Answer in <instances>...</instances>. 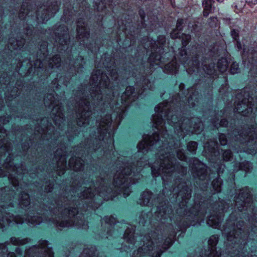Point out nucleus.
Instances as JSON below:
<instances>
[{
    "label": "nucleus",
    "instance_id": "obj_36",
    "mask_svg": "<svg viewBox=\"0 0 257 257\" xmlns=\"http://www.w3.org/2000/svg\"><path fill=\"white\" fill-rule=\"evenodd\" d=\"M30 203L29 196L27 193L23 192L19 199V204L21 206L26 207Z\"/></svg>",
    "mask_w": 257,
    "mask_h": 257
},
{
    "label": "nucleus",
    "instance_id": "obj_3",
    "mask_svg": "<svg viewBox=\"0 0 257 257\" xmlns=\"http://www.w3.org/2000/svg\"><path fill=\"white\" fill-rule=\"evenodd\" d=\"M174 152L168 147H166V150L161 149L158 153L157 161L151 166L153 177L155 178L161 175L164 185L165 178L170 176L175 170L182 174L186 172V168L176 164L174 154H171Z\"/></svg>",
    "mask_w": 257,
    "mask_h": 257
},
{
    "label": "nucleus",
    "instance_id": "obj_31",
    "mask_svg": "<svg viewBox=\"0 0 257 257\" xmlns=\"http://www.w3.org/2000/svg\"><path fill=\"white\" fill-rule=\"evenodd\" d=\"M30 11L31 5L26 2V0H24L21 6L19 17L21 20H24Z\"/></svg>",
    "mask_w": 257,
    "mask_h": 257
},
{
    "label": "nucleus",
    "instance_id": "obj_21",
    "mask_svg": "<svg viewBox=\"0 0 257 257\" xmlns=\"http://www.w3.org/2000/svg\"><path fill=\"white\" fill-rule=\"evenodd\" d=\"M242 143H250L257 139V128H252L243 130L236 137Z\"/></svg>",
    "mask_w": 257,
    "mask_h": 257
},
{
    "label": "nucleus",
    "instance_id": "obj_5",
    "mask_svg": "<svg viewBox=\"0 0 257 257\" xmlns=\"http://www.w3.org/2000/svg\"><path fill=\"white\" fill-rule=\"evenodd\" d=\"M217 66L218 71L221 72V76H217L214 63H211L209 65H204L203 70L207 75V79L204 82V85L208 90H212L213 88L217 89L219 92L227 88L228 78L223 72L225 71L228 66V63L225 58H221L217 62Z\"/></svg>",
    "mask_w": 257,
    "mask_h": 257
},
{
    "label": "nucleus",
    "instance_id": "obj_51",
    "mask_svg": "<svg viewBox=\"0 0 257 257\" xmlns=\"http://www.w3.org/2000/svg\"><path fill=\"white\" fill-rule=\"evenodd\" d=\"M107 70L109 71L110 76L114 79H116L117 78V70L116 68H112L110 69V67H107Z\"/></svg>",
    "mask_w": 257,
    "mask_h": 257
},
{
    "label": "nucleus",
    "instance_id": "obj_58",
    "mask_svg": "<svg viewBox=\"0 0 257 257\" xmlns=\"http://www.w3.org/2000/svg\"><path fill=\"white\" fill-rule=\"evenodd\" d=\"M219 140L221 145L224 146L227 144L226 136L224 134H221L219 136Z\"/></svg>",
    "mask_w": 257,
    "mask_h": 257
},
{
    "label": "nucleus",
    "instance_id": "obj_39",
    "mask_svg": "<svg viewBox=\"0 0 257 257\" xmlns=\"http://www.w3.org/2000/svg\"><path fill=\"white\" fill-rule=\"evenodd\" d=\"M221 184L222 180L219 177L213 181L212 185L214 190L213 193H218L220 191Z\"/></svg>",
    "mask_w": 257,
    "mask_h": 257
},
{
    "label": "nucleus",
    "instance_id": "obj_24",
    "mask_svg": "<svg viewBox=\"0 0 257 257\" xmlns=\"http://www.w3.org/2000/svg\"><path fill=\"white\" fill-rule=\"evenodd\" d=\"M47 8L44 10L42 16L40 17V20L42 23L47 21L50 17L54 15L59 10V6L56 1L54 2L51 6H46Z\"/></svg>",
    "mask_w": 257,
    "mask_h": 257
},
{
    "label": "nucleus",
    "instance_id": "obj_47",
    "mask_svg": "<svg viewBox=\"0 0 257 257\" xmlns=\"http://www.w3.org/2000/svg\"><path fill=\"white\" fill-rule=\"evenodd\" d=\"M230 72L231 74H234L239 72L238 64L236 62H233L230 66Z\"/></svg>",
    "mask_w": 257,
    "mask_h": 257
},
{
    "label": "nucleus",
    "instance_id": "obj_43",
    "mask_svg": "<svg viewBox=\"0 0 257 257\" xmlns=\"http://www.w3.org/2000/svg\"><path fill=\"white\" fill-rule=\"evenodd\" d=\"M141 86L142 88L145 89L147 87H149V85L150 84V80L147 78L145 75H142L140 79Z\"/></svg>",
    "mask_w": 257,
    "mask_h": 257
},
{
    "label": "nucleus",
    "instance_id": "obj_56",
    "mask_svg": "<svg viewBox=\"0 0 257 257\" xmlns=\"http://www.w3.org/2000/svg\"><path fill=\"white\" fill-rule=\"evenodd\" d=\"M231 36L234 41L239 39L238 32L235 29H232L230 32Z\"/></svg>",
    "mask_w": 257,
    "mask_h": 257
},
{
    "label": "nucleus",
    "instance_id": "obj_52",
    "mask_svg": "<svg viewBox=\"0 0 257 257\" xmlns=\"http://www.w3.org/2000/svg\"><path fill=\"white\" fill-rule=\"evenodd\" d=\"M183 151V149H179L177 150H175V152L177 154V157L180 160L184 161L186 159V156Z\"/></svg>",
    "mask_w": 257,
    "mask_h": 257
},
{
    "label": "nucleus",
    "instance_id": "obj_63",
    "mask_svg": "<svg viewBox=\"0 0 257 257\" xmlns=\"http://www.w3.org/2000/svg\"><path fill=\"white\" fill-rule=\"evenodd\" d=\"M53 185L51 183H49L47 186L45 187V191L46 192H50L52 191V189L53 188Z\"/></svg>",
    "mask_w": 257,
    "mask_h": 257
},
{
    "label": "nucleus",
    "instance_id": "obj_14",
    "mask_svg": "<svg viewBox=\"0 0 257 257\" xmlns=\"http://www.w3.org/2000/svg\"><path fill=\"white\" fill-rule=\"evenodd\" d=\"M89 104L86 99H81L78 104L77 112V122L80 126H85L89 124L91 115Z\"/></svg>",
    "mask_w": 257,
    "mask_h": 257
},
{
    "label": "nucleus",
    "instance_id": "obj_16",
    "mask_svg": "<svg viewBox=\"0 0 257 257\" xmlns=\"http://www.w3.org/2000/svg\"><path fill=\"white\" fill-rule=\"evenodd\" d=\"M235 206L239 211L250 207L252 199L249 189L245 187L240 189L238 196L235 198Z\"/></svg>",
    "mask_w": 257,
    "mask_h": 257
},
{
    "label": "nucleus",
    "instance_id": "obj_9",
    "mask_svg": "<svg viewBox=\"0 0 257 257\" xmlns=\"http://www.w3.org/2000/svg\"><path fill=\"white\" fill-rule=\"evenodd\" d=\"M6 208L5 205H1L0 207V228H3L5 226L9 225L11 222L14 221L17 224H22L24 222L23 218L20 216H13L10 215L9 213H7L4 211ZM25 221L28 224L33 225L39 224L42 222L41 216H31L30 215L28 218L25 220Z\"/></svg>",
    "mask_w": 257,
    "mask_h": 257
},
{
    "label": "nucleus",
    "instance_id": "obj_55",
    "mask_svg": "<svg viewBox=\"0 0 257 257\" xmlns=\"http://www.w3.org/2000/svg\"><path fill=\"white\" fill-rule=\"evenodd\" d=\"M106 224L112 225L115 223V219L112 216H106L103 219Z\"/></svg>",
    "mask_w": 257,
    "mask_h": 257
},
{
    "label": "nucleus",
    "instance_id": "obj_49",
    "mask_svg": "<svg viewBox=\"0 0 257 257\" xmlns=\"http://www.w3.org/2000/svg\"><path fill=\"white\" fill-rule=\"evenodd\" d=\"M5 141L2 140L0 142V148L4 151L9 152L10 150V144L5 143Z\"/></svg>",
    "mask_w": 257,
    "mask_h": 257
},
{
    "label": "nucleus",
    "instance_id": "obj_57",
    "mask_svg": "<svg viewBox=\"0 0 257 257\" xmlns=\"http://www.w3.org/2000/svg\"><path fill=\"white\" fill-rule=\"evenodd\" d=\"M220 254L216 250V248H211L210 252L209 254V257H220Z\"/></svg>",
    "mask_w": 257,
    "mask_h": 257
},
{
    "label": "nucleus",
    "instance_id": "obj_30",
    "mask_svg": "<svg viewBox=\"0 0 257 257\" xmlns=\"http://www.w3.org/2000/svg\"><path fill=\"white\" fill-rule=\"evenodd\" d=\"M255 86H250L249 85L244 87L241 90V95L240 96H257V80H255Z\"/></svg>",
    "mask_w": 257,
    "mask_h": 257
},
{
    "label": "nucleus",
    "instance_id": "obj_64",
    "mask_svg": "<svg viewBox=\"0 0 257 257\" xmlns=\"http://www.w3.org/2000/svg\"><path fill=\"white\" fill-rule=\"evenodd\" d=\"M236 47L238 50H240L242 49V44L239 40V39L235 40Z\"/></svg>",
    "mask_w": 257,
    "mask_h": 257
},
{
    "label": "nucleus",
    "instance_id": "obj_61",
    "mask_svg": "<svg viewBox=\"0 0 257 257\" xmlns=\"http://www.w3.org/2000/svg\"><path fill=\"white\" fill-rule=\"evenodd\" d=\"M214 167L216 168V169L217 170V172L218 174H220V173H223V169L224 166L223 165H217L216 166H215Z\"/></svg>",
    "mask_w": 257,
    "mask_h": 257
},
{
    "label": "nucleus",
    "instance_id": "obj_44",
    "mask_svg": "<svg viewBox=\"0 0 257 257\" xmlns=\"http://www.w3.org/2000/svg\"><path fill=\"white\" fill-rule=\"evenodd\" d=\"M197 146L198 144L197 142L191 141L187 144V149L189 152L194 154H195Z\"/></svg>",
    "mask_w": 257,
    "mask_h": 257
},
{
    "label": "nucleus",
    "instance_id": "obj_41",
    "mask_svg": "<svg viewBox=\"0 0 257 257\" xmlns=\"http://www.w3.org/2000/svg\"><path fill=\"white\" fill-rule=\"evenodd\" d=\"M219 237L217 235H212L209 240V245L211 246V248H216L215 247L218 243Z\"/></svg>",
    "mask_w": 257,
    "mask_h": 257
},
{
    "label": "nucleus",
    "instance_id": "obj_7",
    "mask_svg": "<svg viewBox=\"0 0 257 257\" xmlns=\"http://www.w3.org/2000/svg\"><path fill=\"white\" fill-rule=\"evenodd\" d=\"M139 14L141 18V22L138 24H134L132 22L130 16H125L124 20L121 17L118 21L119 29L121 30L124 33L127 34L133 37H138L140 35L141 31L143 29L147 28V24L145 23V13L143 9H140Z\"/></svg>",
    "mask_w": 257,
    "mask_h": 257
},
{
    "label": "nucleus",
    "instance_id": "obj_1",
    "mask_svg": "<svg viewBox=\"0 0 257 257\" xmlns=\"http://www.w3.org/2000/svg\"><path fill=\"white\" fill-rule=\"evenodd\" d=\"M155 110L156 112L152 116V121L153 126L157 130V132H155L152 136H144L143 140L140 142L137 146L139 153L147 152L150 147L154 145H160L161 144H165L163 141L159 139V134H158L159 132L160 133L163 138L166 139V136H168L167 131L165 130V128L164 127V122L163 117L167 119L170 124L174 126L175 132L179 137H183L187 132L198 134L202 131L203 125L200 122H199L198 124H194L192 130L184 126V124L190 121V120L184 119L183 122H181V120L179 119L174 112L170 111V105L166 102L160 103L155 107ZM160 147L159 146V147Z\"/></svg>",
    "mask_w": 257,
    "mask_h": 257
},
{
    "label": "nucleus",
    "instance_id": "obj_38",
    "mask_svg": "<svg viewBox=\"0 0 257 257\" xmlns=\"http://www.w3.org/2000/svg\"><path fill=\"white\" fill-rule=\"evenodd\" d=\"M95 2V9L98 12H104L107 8L106 0H100L97 4L99 0H94Z\"/></svg>",
    "mask_w": 257,
    "mask_h": 257
},
{
    "label": "nucleus",
    "instance_id": "obj_46",
    "mask_svg": "<svg viewBox=\"0 0 257 257\" xmlns=\"http://www.w3.org/2000/svg\"><path fill=\"white\" fill-rule=\"evenodd\" d=\"M240 169L248 172L252 169V165L249 162H243L240 164Z\"/></svg>",
    "mask_w": 257,
    "mask_h": 257
},
{
    "label": "nucleus",
    "instance_id": "obj_17",
    "mask_svg": "<svg viewBox=\"0 0 257 257\" xmlns=\"http://www.w3.org/2000/svg\"><path fill=\"white\" fill-rule=\"evenodd\" d=\"M9 159L7 158L5 164V167L7 169L9 173V179L15 188L18 187L19 185V179L21 177L20 174L22 173V166L16 167L13 166V163L10 162H8Z\"/></svg>",
    "mask_w": 257,
    "mask_h": 257
},
{
    "label": "nucleus",
    "instance_id": "obj_25",
    "mask_svg": "<svg viewBox=\"0 0 257 257\" xmlns=\"http://www.w3.org/2000/svg\"><path fill=\"white\" fill-rule=\"evenodd\" d=\"M76 23V31L79 36L88 39L90 35V32L84 26V19L82 18H79L77 19Z\"/></svg>",
    "mask_w": 257,
    "mask_h": 257
},
{
    "label": "nucleus",
    "instance_id": "obj_53",
    "mask_svg": "<svg viewBox=\"0 0 257 257\" xmlns=\"http://www.w3.org/2000/svg\"><path fill=\"white\" fill-rule=\"evenodd\" d=\"M51 61L55 64V65H60L61 63V57L60 56L59 54H55L51 59Z\"/></svg>",
    "mask_w": 257,
    "mask_h": 257
},
{
    "label": "nucleus",
    "instance_id": "obj_22",
    "mask_svg": "<svg viewBox=\"0 0 257 257\" xmlns=\"http://www.w3.org/2000/svg\"><path fill=\"white\" fill-rule=\"evenodd\" d=\"M54 157L57 163L58 174L61 175L64 174V171L66 167L65 153L62 149H58L55 153Z\"/></svg>",
    "mask_w": 257,
    "mask_h": 257
},
{
    "label": "nucleus",
    "instance_id": "obj_15",
    "mask_svg": "<svg viewBox=\"0 0 257 257\" xmlns=\"http://www.w3.org/2000/svg\"><path fill=\"white\" fill-rule=\"evenodd\" d=\"M241 56L243 59L244 63H246V59L248 60V63L253 64L252 68H250L248 74L249 75L255 79L257 78V52L253 49H247L246 47H244Z\"/></svg>",
    "mask_w": 257,
    "mask_h": 257
},
{
    "label": "nucleus",
    "instance_id": "obj_33",
    "mask_svg": "<svg viewBox=\"0 0 257 257\" xmlns=\"http://www.w3.org/2000/svg\"><path fill=\"white\" fill-rule=\"evenodd\" d=\"M165 69L169 74H176L179 71V65L176 61H172L165 65Z\"/></svg>",
    "mask_w": 257,
    "mask_h": 257
},
{
    "label": "nucleus",
    "instance_id": "obj_23",
    "mask_svg": "<svg viewBox=\"0 0 257 257\" xmlns=\"http://www.w3.org/2000/svg\"><path fill=\"white\" fill-rule=\"evenodd\" d=\"M52 113L54 115L53 119L55 125L58 127H62V124L63 123L64 118L61 105L57 104L53 106Z\"/></svg>",
    "mask_w": 257,
    "mask_h": 257
},
{
    "label": "nucleus",
    "instance_id": "obj_32",
    "mask_svg": "<svg viewBox=\"0 0 257 257\" xmlns=\"http://www.w3.org/2000/svg\"><path fill=\"white\" fill-rule=\"evenodd\" d=\"M217 147V143L212 140L207 142L204 145L205 150L208 151V152H210L212 156L213 155L214 156H216V155L219 153L216 150Z\"/></svg>",
    "mask_w": 257,
    "mask_h": 257
},
{
    "label": "nucleus",
    "instance_id": "obj_27",
    "mask_svg": "<svg viewBox=\"0 0 257 257\" xmlns=\"http://www.w3.org/2000/svg\"><path fill=\"white\" fill-rule=\"evenodd\" d=\"M158 216L160 219H165L169 216V214L171 212V208L166 202L162 205L158 206Z\"/></svg>",
    "mask_w": 257,
    "mask_h": 257
},
{
    "label": "nucleus",
    "instance_id": "obj_45",
    "mask_svg": "<svg viewBox=\"0 0 257 257\" xmlns=\"http://www.w3.org/2000/svg\"><path fill=\"white\" fill-rule=\"evenodd\" d=\"M146 165L147 163L145 162L144 158H141L140 161H137L136 164H134V166H136V172H139L142 170V168Z\"/></svg>",
    "mask_w": 257,
    "mask_h": 257
},
{
    "label": "nucleus",
    "instance_id": "obj_59",
    "mask_svg": "<svg viewBox=\"0 0 257 257\" xmlns=\"http://www.w3.org/2000/svg\"><path fill=\"white\" fill-rule=\"evenodd\" d=\"M194 97H188V105L190 107H194L195 106V100L194 99Z\"/></svg>",
    "mask_w": 257,
    "mask_h": 257
},
{
    "label": "nucleus",
    "instance_id": "obj_50",
    "mask_svg": "<svg viewBox=\"0 0 257 257\" xmlns=\"http://www.w3.org/2000/svg\"><path fill=\"white\" fill-rule=\"evenodd\" d=\"M208 25L210 27L215 28L218 25V19L216 17H211L208 21Z\"/></svg>",
    "mask_w": 257,
    "mask_h": 257
},
{
    "label": "nucleus",
    "instance_id": "obj_11",
    "mask_svg": "<svg viewBox=\"0 0 257 257\" xmlns=\"http://www.w3.org/2000/svg\"><path fill=\"white\" fill-rule=\"evenodd\" d=\"M110 80L108 76L100 69L94 72L90 79V84L96 91L109 89Z\"/></svg>",
    "mask_w": 257,
    "mask_h": 257
},
{
    "label": "nucleus",
    "instance_id": "obj_6",
    "mask_svg": "<svg viewBox=\"0 0 257 257\" xmlns=\"http://www.w3.org/2000/svg\"><path fill=\"white\" fill-rule=\"evenodd\" d=\"M111 118L109 115H106L99 122L97 130V135L93 141V146L90 147L89 151L92 152L99 148L100 145L104 143H113L114 127L111 125Z\"/></svg>",
    "mask_w": 257,
    "mask_h": 257
},
{
    "label": "nucleus",
    "instance_id": "obj_62",
    "mask_svg": "<svg viewBox=\"0 0 257 257\" xmlns=\"http://www.w3.org/2000/svg\"><path fill=\"white\" fill-rule=\"evenodd\" d=\"M41 47L43 49L45 50V53L43 54L45 57L47 56V47H48V44L46 42H44L43 44L41 45Z\"/></svg>",
    "mask_w": 257,
    "mask_h": 257
},
{
    "label": "nucleus",
    "instance_id": "obj_18",
    "mask_svg": "<svg viewBox=\"0 0 257 257\" xmlns=\"http://www.w3.org/2000/svg\"><path fill=\"white\" fill-rule=\"evenodd\" d=\"M192 168V173L195 178L202 181L208 182L209 180L207 174V167L198 160H194V163Z\"/></svg>",
    "mask_w": 257,
    "mask_h": 257
},
{
    "label": "nucleus",
    "instance_id": "obj_42",
    "mask_svg": "<svg viewBox=\"0 0 257 257\" xmlns=\"http://www.w3.org/2000/svg\"><path fill=\"white\" fill-rule=\"evenodd\" d=\"M81 257H97L95 254L94 251V248H92V250L88 249H85L82 253L81 254Z\"/></svg>",
    "mask_w": 257,
    "mask_h": 257
},
{
    "label": "nucleus",
    "instance_id": "obj_13",
    "mask_svg": "<svg viewBox=\"0 0 257 257\" xmlns=\"http://www.w3.org/2000/svg\"><path fill=\"white\" fill-rule=\"evenodd\" d=\"M235 218L232 214L224 226L223 234L226 237L228 241H233L237 239L239 234L241 233V227L243 225V221H238L235 224Z\"/></svg>",
    "mask_w": 257,
    "mask_h": 257
},
{
    "label": "nucleus",
    "instance_id": "obj_19",
    "mask_svg": "<svg viewBox=\"0 0 257 257\" xmlns=\"http://www.w3.org/2000/svg\"><path fill=\"white\" fill-rule=\"evenodd\" d=\"M58 31L59 32L55 34L56 38L59 40V45L60 46V52L64 50V45L69 44L70 41V38L69 35L68 29L64 25L59 26L58 28Z\"/></svg>",
    "mask_w": 257,
    "mask_h": 257
},
{
    "label": "nucleus",
    "instance_id": "obj_20",
    "mask_svg": "<svg viewBox=\"0 0 257 257\" xmlns=\"http://www.w3.org/2000/svg\"><path fill=\"white\" fill-rule=\"evenodd\" d=\"M171 191L175 194H178V200L180 199V197L182 198L183 206L186 204L187 200L191 197V190L185 183L180 184L177 188H174Z\"/></svg>",
    "mask_w": 257,
    "mask_h": 257
},
{
    "label": "nucleus",
    "instance_id": "obj_54",
    "mask_svg": "<svg viewBox=\"0 0 257 257\" xmlns=\"http://www.w3.org/2000/svg\"><path fill=\"white\" fill-rule=\"evenodd\" d=\"M223 159L224 161H229L232 157V153L230 150H226L223 153Z\"/></svg>",
    "mask_w": 257,
    "mask_h": 257
},
{
    "label": "nucleus",
    "instance_id": "obj_35",
    "mask_svg": "<svg viewBox=\"0 0 257 257\" xmlns=\"http://www.w3.org/2000/svg\"><path fill=\"white\" fill-rule=\"evenodd\" d=\"M124 238L131 243H135L134 231L133 228H127L124 232Z\"/></svg>",
    "mask_w": 257,
    "mask_h": 257
},
{
    "label": "nucleus",
    "instance_id": "obj_48",
    "mask_svg": "<svg viewBox=\"0 0 257 257\" xmlns=\"http://www.w3.org/2000/svg\"><path fill=\"white\" fill-rule=\"evenodd\" d=\"M135 88L134 86H128L126 87L125 90V96H133V94L135 92Z\"/></svg>",
    "mask_w": 257,
    "mask_h": 257
},
{
    "label": "nucleus",
    "instance_id": "obj_37",
    "mask_svg": "<svg viewBox=\"0 0 257 257\" xmlns=\"http://www.w3.org/2000/svg\"><path fill=\"white\" fill-rule=\"evenodd\" d=\"M40 244L41 251L46 253V256H48V257H53V253L51 249L47 246V242L45 240H43L42 241Z\"/></svg>",
    "mask_w": 257,
    "mask_h": 257
},
{
    "label": "nucleus",
    "instance_id": "obj_12",
    "mask_svg": "<svg viewBox=\"0 0 257 257\" xmlns=\"http://www.w3.org/2000/svg\"><path fill=\"white\" fill-rule=\"evenodd\" d=\"M77 213L78 210L76 208H65L64 214H66V216L64 218L63 220L60 221L56 220V223L61 227H69L74 225V222H75V225L78 227L82 226L83 228H85V227L83 226H87V224H85L84 220L81 219H78V218L80 217L79 216L74 218V219H71Z\"/></svg>",
    "mask_w": 257,
    "mask_h": 257
},
{
    "label": "nucleus",
    "instance_id": "obj_4",
    "mask_svg": "<svg viewBox=\"0 0 257 257\" xmlns=\"http://www.w3.org/2000/svg\"><path fill=\"white\" fill-rule=\"evenodd\" d=\"M184 23L183 19H179L177 21L176 29L170 34L171 37L172 39L179 38L182 40V48L179 50L178 55L174 57V59L175 60L178 59L179 62L183 65L186 64L189 67V69L190 71L195 72L198 71L200 68L199 55L196 52L197 47L196 45H193L190 51H191L194 49L195 51V53L192 52L193 54L192 60L188 61L189 59L186 47L191 41V36L190 34L182 33Z\"/></svg>",
    "mask_w": 257,
    "mask_h": 257
},
{
    "label": "nucleus",
    "instance_id": "obj_26",
    "mask_svg": "<svg viewBox=\"0 0 257 257\" xmlns=\"http://www.w3.org/2000/svg\"><path fill=\"white\" fill-rule=\"evenodd\" d=\"M221 204L222 205H223V208L222 206H221L220 209L219 210H221L222 212H219V215H212L209 216L207 222V223L209 226L213 228H217L218 226H219L222 220V213L223 212L224 209L226 208L225 206H224V203H221Z\"/></svg>",
    "mask_w": 257,
    "mask_h": 257
},
{
    "label": "nucleus",
    "instance_id": "obj_10",
    "mask_svg": "<svg viewBox=\"0 0 257 257\" xmlns=\"http://www.w3.org/2000/svg\"><path fill=\"white\" fill-rule=\"evenodd\" d=\"M143 241L144 244L142 247H139L138 252L146 253L153 250L154 247H155V244H156V247L157 249V253L155 256L153 255L152 257H160L161 253L163 252L164 250L168 248L172 243L171 239H169L163 245L162 248L164 250H162L160 249V246L161 244V242L160 241V237L157 233L155 232L152 233L151 236H150V235L144 236Z\"/></svg>",
    "mask_w": 257,
    "mask_h": 257
},
{
    "label": "nucleus",
    "instance_id": "obj_2",
    "mask_svg": "<svg viewBox=\"0 0 257 257\" xmlns=\"http://www.w3.org/2000/svg\"><path fill=\"white\" fill-rule=\"evenodd\" d=\"M130 164L129 163H124L123 166H120L118 170L116 171L114 177L113 186L114 188H108L106 185V181L104 179H101V182L99 180L96 182L97 186V194L96 190L92 191V188L90 187L87 189H84L81 193H77L78 196L82 198H92L96 195H99L105 200L112 199L116 194L122 193L124 197L128 196L131 192V189L130 188V184H133L136 183L135 181L131 180L132 177V169L130 168Z\"/></svg>",
    "mask_w": 257,
    "mask_h": 257
},
{
    "label": "nucleus",
    "instance_id": "obj_60",
    "mask_svg": "<svg viewBox=\"0 0 257 257\" xmlns=\"http://www.w3.org/2000/svg\"><path fill=\"white\" fill-rule=\"evenodd\" d=\"M53 83H54V85H56L55 88L53 89V92L55 93H56L57 91H58L59 90L60 86L59 85L58 83L57 82V79H55L52 81Z\"/></svg>",
    "mask_w": 257,
    "mask_h": 257
},
{
    "label": "nucleus",
    "instance_id": "obj_34",
    "mask_svg": "<svg viewBox=\"0 0 257 257\" xmlns=\"http://www.w3.org/2000/svg\"><path fill=\"white\" fill-rule=\"evenodd\" d=\"M152 194L151 192L144 191L141 196L140 204L142 205L148 206L151 203Z\"/></svg>",
    "mask_w": 257,
    "mask_h": 257
},
{
    "label": "nucleus",
    "instance_id": "obj_8",
    "mask_svg": "<svg viewBox=\"0 0 257 257\" xmlns=\"http://www.w3.org/2000/svg\"><path fill=\"white\" fill-rule=\"evenodd\" d=\"M166 44V37L164 35H159L157 37V41L151 39L148 48H150L152 52L149 58L148 61L156 64L165 63L168 60L169 52L165 53L164 47Z\"/></svg>",
    "mask_w": 257,
    "mask_h": 257
},
{
    "label": "nucleus",
    "instance_id": "obj_29",
    "mask_svg": "<svg viewBox=\"0 0 257 257\" xmlns=\"http://www.w3.org/2000/svg\"><path fill=\"white\" fill-rule=\"evenodd\" d=\"M84 161L79 158L72 157L69 162V167L75 171H80L83 167Z\"/></svg>",
    "mask_w": 257,
    "mask_h": 257
},
{
    "label": "nucleus",
    "instance_id": "obj_28",
    "mask_svg": "<svg viewBox=\"0 0 257 257\" xmlns=\"http://www.w3.org/2000/svg\"><path fill=\"white\" fill-rule=\"evenodd\" d=\"M213 0H204L202 2L203 7V16L207 17L210 14L214 12L215 7Z\"/></svg>",
    "mask_w": 257,
    "mask_h": 257
},
{
    "label": "nucleus",
    "instance_id": "obj_40",
    "mask_svg": "<svg viewBox=\"0 0 257 257\" xmlns=\"http://www.w3.org/2000/svg\"><path fill=\"white\" fill-rule=\"evenodd\" d=\"M30 240L29 238H25L20 239L16 237H12L11 238V242L15 245H23L29 242Z\"/></svg>",
    "mask_w": 257,
    "mask_h": 257
}]
</instances>
